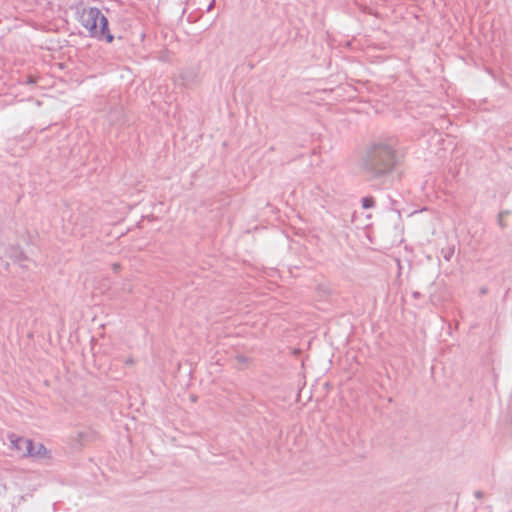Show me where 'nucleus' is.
I'll use <instances>...</instances> for the list:
<instances>
[{"label": "nucleus", "instance_id": "f257e3e1", "mask_svg": "<svg viewBox=\"0 0 512 512\" xmlns=\"http://www.w3.org/2000/svg\"><path fill=\"white\" fill-rule=\"evenodd\" d=\"M396 163V151L391 144L379 142L372 145L363 161V171L370 178L389 174Z\"/></svg>", "mask_w": 512, "mask_h": 512}, {"label": "nucleus", "instance_id": "f03ea898", "mask_svg": "<svg viewBox=\"0 0 512 512\" xmlns=\"http://www.w3.org/2000/svg\"><path fill=\"white\" fill-rule=\"evenodd\" d=\"M79 21L87 29L91 37L111 43L114 39L108 29V20L96 7L84 8L80 12Z\"/></svg>", "mask_w": 512, "mask_h": 512}, {"label": "nucleus", "instance_id": "7ed1b4c3", "mask_svg": "<svg viewBox=\"0 0 512 512\" xmlns=\"http://www.w3.org/2000/svg\"><path fill=\"white\" fill-rule=\"evenodd\" d=\"M25 446L26 456L34 459H43L48 457V450L42 443H34L32 440H19Z\"/></svg>", "mask_w": 512, "mask_h": 512}, {"label": "nucleus", "instance_id": "20e7f679", "mask_svg": "<svg viewBox=\"0 0 512 512\" xmlns=\"http://www.w3.org/2000/svg\"><path fill=\"white\" fill-rule=\"evenodd\" d=\"M8 439L10 442V448L16 450L20 457H26L25 446L22 443H20L19 440H27V439L20 437L16 434H10L8 436Z\"/></svg>", "mask_w": 512, "mask_h": 512}, {"label": "nucleus", "instance_id": "39448f33", "mask_svg": "<svg viewBox=\"0 0 512 512\" xmlns=\"http://www.w3.org/2000/svg\"><path fill=\"white\" fill-rule=\"evenodd\" d=\"M506 215H507V212H500L497 217V223L502 229L506 228V223L504 221V218Z\"/></svg>", "mask_w": 512, "mask_h": 512}, {"label": "nucleus", "instance_id": "423d86ee", "mask_svg": "<svg viewBox=\"0 0 512 512\" xmlns=\"http://www.w3.org/2000/svg\"><path fill=\"white\" fill-rule=\"evenodd\" d=\"M373 205H374L373 198L366 197V198L362 199L363 208L368 209V208H371Z\"/></svg>", "mask_w": 512, "mask_h": 512}, {"label": "nucleus", "instance_id": "0eeeda50", "mask_svg": "<svg viewBox=\"0 0 512 512\" xmlns=\"http://www.w3.org/2000/svg\"><path fill=\"white\" fill-rule=\"evenodd\" d=\"M453 254H454V250L453 249H449L446 252H444L445 260L449 261L451 259V257L453 256Z\"/></svg>", "mask_w": 512, "mask_h": 512}, {"label": "nucleus", "instance_id": "6e6552de", "mask_svg": "<svg viewBox=\"0 0 512 512\" xmlns=\"http://www.w3.org/2000/svg\"><path fill=\"white\" fill-rule=\"evenodd\" d=\"M474 495L478 499H481L483 497V493L481 491H476Z\"/></svg>", "mask_w": 512, "mask_h": 512}, {"label": "nucleus", "instance_id": "1a4fd4ad", "mask_svg": "<svg viewBox=\"0 0 512 512\" xmlns=\"http://www.w3.org/2000/svg\"><path fill=\"white\" fill-rule=\"evenodd\" d=\"M214 4H215V0H213V1L209 4V6L207 7V11H211V10H212V8L214 7Z\"/></svg>", "mask_w": 512, "mask_h": 512}, {"label": "nucleus", "instance_id": "9d476101", "mask_svg": "<svg viewBox=\"0 0 512 512\" xmlns=\"http://www.w3.org/2000/svg\"><path fill=\"white\" fill-rule=\"evenodd\" d=\"M119 268V265H114V270H117Z\"/></svg>", "mask_w": 512, "mask_h": 512}]
</instances>
